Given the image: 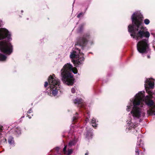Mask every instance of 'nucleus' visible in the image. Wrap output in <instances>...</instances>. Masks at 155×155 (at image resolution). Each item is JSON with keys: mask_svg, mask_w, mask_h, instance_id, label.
Wrapping results in <instances>:
<instances>
[{"mask_svg": "<svg viewBox=\"0 0 155 155\" xmlns=\"http://www.w3.org/2000/svg\"><path fill=\"white\" fill-rule=\"evenodd\" d=\"M143 16L140 12L133 13L131 17L133 25L128 26V31L130 36L136 40H140L137 44L138 51L141 53H146L149 50V38L150 34L146 27L142 26Z\"/></svg>", "mask_w": 155, "mask_h": 155, "instance_id": "f257e3e1", "label": "nucleus"}, {"mask_svg": "<svg viewBox=\"0 0 155 155\" xmlns=\"http://www.w3.org/2000/svg\"><path fill=\"white\" fill-rule=\"evenodd\" d=\"M154 82L150 79H147L145 82V87L146 92L149 94L145 97L144 91L139 92L132 99L130 100L127 107L126 110L130 111L134 119H139L144 117L145 113L143 109L142 101H144L148 106L153 105L154 102L151 100L152 98V92L150 88L152 89L154 87Z\"/></svg>", "mask_w": 155, "mask_h": 155, "instance_id": "f03ea898", "label": "nucleus"}, {"mask_svg": "<svg viewBox=\"0 0 155 155\" xmlns=\"http://www.w3.org/2000/svg\"><path fill=\"white\" fill-rule=\"evenodd\" d=\"M89 35H84L83 37L78 38L77 44L75 45V48H73L71 52L70 57L71 59L73 60L72 61L74 65L77 67H79L83 63L84 61L83 53L80 52V50L77 48V46L79 45L83 47L86 44L87 39Z\"/></svg>", "mask_w": 155, "mask_h": 155, "instance_id": "7ed1b4c3", "label": "nucleus"}, {"mask_svg": "<svg viewBox=\"0 0 155 155\" xmlns=\"http://www.w3.org/2000/svg\"><path fill=\"white\" fill-rule=\"evenodd\" d=\"M77 74L78 70L76 68H73L70 63L65 64L61 71V79L63 82L68 85H73L74 83L73 75L71 73Z\"/></svg>", "mask_w": 155, "mask_h": 155, "instance_id": "20e7f679", "label": "nucleus"}, {"mask_svg": "<svg viewBox=\"0 0 155 155\" xmlns=\"http://www.w3.org/2000/svg\"><path fill=\"white\" fill-rule=\"evenodd\" d=\"M48 81L51 92L49 95L54 96L58 94L60 88V81L55 77L54 74H53L49 76Z\"/></svg>", "mask_w": 155, "mask_h": 155, "instance_id": "39448f33", "label": "nucleus"}, {"mask_svg": "<svg viewBox=\"0 0 155 155\" xmlns=\"http://www.w3.org/2000/svg\"><path fill=\"white\" fill-rule=\"evenodd\" d=\"M12 45L9 42L0 41V51L6 54L10 55L12 52Z\"/></svg>", "mask_w": 155, "mask_h": 155, "instance_id": "423d86ee", "label": "nucleus"}, {"mask_svg": "<svg viewBox=\"0 0 155 155\" xmlns=\"http://www.w3.org/2000/svg\"><path fill=\"white\" fill-rule=\"evenodd\" d=\"M77 142L76 139H74L73 140H71L69 142L68 145H65L63 149V152L64 153L65 155H70L73 152V150L68 148V147H71L74 146Z\"/></svg>", "mask_w": 155, "mask_h": 155, "instance_id": "0eeeda50", "label": "nucleus"}, {"mask_svg": "<svg viewBox=\"0 0 155 155\" xmlns=\"http://www.w3.org/2000/svg\"><path fill=\"white\" fill-rule=\"evenodd\" d=\"M10 36L11 35L7 29L4 28H0V40L7 38L9 41L11 39Z\"/></svg>", "mask_w": 155, "mask_h": 155, "instance_id": "6e6552de", "label": "nucleus"}, {"mask_svg": "<svg viewBox=\"0 0 155 155\" xmlns=\"http://www.w3.org/2000/svg\"><path fill=\"white\" fill-rule=\"evenodd\" d=\"M132 117H128L127 120V129L129 130L132 128H133L136 127L137 124L135 123H134Z\"/></svg>", "mask_w": 155, "mask_h": 155, "instance_id": "1a4fd4ad", "label": "nucleus"}, {"mask_svg": "<svg viewBox=\"0 0 155 155\" xmlns=\"http://www.w3.org/2000/svg\"><path fill=\"white\" fill-rule=\"evenodd\" d=\"M74 103L76 105H80V106H82L83 103V101L82 99L77 98L73 101Z\"/></svg>", "mask_w": 155, "mask_h": 155, "instance_id": "9d476101", "label": "nucleus"}, {"mask_svg": "<svg viewBox=\"0 0 155 155\" xmlns=\"http://www.w3.org/2000/svg\"><path fill=\"white\" fill-rule=\"evenodd\" d=\"M8 141L9 144L12 146H14L15 145V142L13 138L12 137L10 136L8 139Z\"/></svg>", "mask_w": 155, "mask_h": 155, "instance_id": "9b49d317", "label": "nucleus"}, {"mask_svg": "<svg viewBox=\"0 0 155 155\" xmlns=\"http://www.w3.org/2000/svg\"><path fill=\"white\" fill-rule=\"evenodd\" d=\"M7 58V56L5 55L0 53V61H5L6 60Z\"/></svg>", "mask_w": 155, "mask_h": 155, "instance_id": "f8f14e48", "label": "nucleus"}, {"mask_svg": "<svg viewBox=\"0 0 155 155\" xmlns=\"http://www.w3.org/2000/svg\"><path fill=\"white\" fill-rule=\"evenodd\" d=\"M92 126L93 127H96V126L97 125V123L96 122V120L95 119L93 118L91 121Z\"/></svg>", "mask_w": 155, "mask_h": 155, "instance_id": "ddd939ff", "label": "nucleus"}, {"mask_svg": "<svg viewBox=\"0 0 155 155\" xmlns=\"http://www.w3.org/2000/svg\"><path fill=\"white\" fill-rule=\"evenodd\" d=\"M15 132L18 135H20L21 134V132L20 128L17 127L16 128L15 130Z\"/></svg>", "mask_w": 155, "mask_h": 155, "instance_id": "4468645a", "label": "nucleus"}, {"mask_svg": "<svg viewBox=\"0 0 155 155\" xmlns=\"http://www.w3.org/2000/svg\"><path fill=\"white\" fill-rule=\"evenodd\" d=\"M144 22L146 25H147L150 23V21L149 19H146L144 20Z\"/></svg>", "mask_w": 155, "mask_h": 155, "instance_id": "2eb2a0df", "label": "nucleus"}, {"mask_svg": "<svg viewBox=\"0 0 155 155\" xmlns=\"http://www.w3.org/2000/svg\"><path fill=\"white\" fill-rule=\"evenodd\" d=\"M3 130V127L0 125V139L2 137V134H1V132Z\"/></svg>", "mask_w": 155, "mask_h": 155, "instance_id": "dca6fc26", "label": "nucleus"}, {"mask_svg": "<svg viewBox=\"0 0 155 155\" xmlns=\"http://www.w3.org/2000/svg\"><path fill=\"white\" fill-rule=\"evenodd\" d=\"M78 113H76V114L75 116H74L73 117V121H75L78 118Z\"/></svg>", "mask_w": 155, "mask_h": 155, "instance_id": "f3484780", "label": "nucleus"}, {"mask_svg": "<svg viewBox=\"0 0 155 155\" xmlns=\"http://www.w3.org/2000/svg\"><path fill=\"white\" fill-rule=\"evenodd\" d=\"M135 152L136 153V155H139V150H138V147H136L135 149Z\"/></svg>", "mask_w": 155, "mask_h": 155, "instance_id": "a211bd4d", "label": "nucleus"}, {"mask_svg": "<svg viewBox=\"0 0 155 155\" xmlns=\"http://www.w3.org/2000/svg\"><path fill=\"white\" fill-rule=\"evenodd\" d=\"M87 114L88 117H87L86 119L85 120V122H86V123H87V122L89 121V118L90 117L89 114L87 113Z\"/></svg>", "mask_w": 155, "mask_h": 155, "instance_id": "6ab92c4d", "label": "nucleus"}, {"mask_svg": "<svg viewBox=\"0 0 155 155\" xmlns=\"http://www.w3.org/2000/svg\"><path fill=\"white\" fill-rule=\"evenodd\" d=\"M84 14L83 13L81 12L77 15V17L78 18H79L81 16H82Z\"/></svg>", "mask_w": 155, "mask_h": 155, "instance_id": "aec40b11", "label": "nucleus"}, {"mask_svg": "<svg viewBox=\"0 0 155 155\" xmlns=\"http://www.w3.org/2000/svg\"><path fill=\"white\" fill-rule=\"evenodd\" d=\"M76 90L74 87H73L71 89V92L72 93H74L75 92Z\"/></svg>", "mask_w": 155, "mask_h": 155, "instance_id": "412c9836", "label": "nucleus"}, {"mask_svg": "<svg viewBox=\"0 0 155 155\" xmlns=\"http://www.w3.org/2000/svg\"><path fill=\"white\" fill-rule=\"evenodd\" d=\"M89 135H90L91 136H92V133H88L86 134V137H87L88 138H89V137H88V136Z\"/></svg>", "mask_w": 155, "mask_h": 155, "instance_id": "4be33fe9", "label": "nucleus"}, {"mask_svg": "<svg viewBox=\"0 0 155 155\" xmlns=\"http://www.w3.org/2000/svg\"><path fill=\"white\" fill-rule=\"evenodd\" d=\"M48 83L46 81L45 82V84H44V86L45 87H46L48 85Z\"/></svg>", "mask_w": 155, "mask_h": 155, "instance_id": "5701e85b", "label": "nucleus"}, {"mask_svg": "<svg viewBox=\"0 0 155 155\" xmlns=\"http://www.w3.org/2000/svg\"><path fill=\"white\" fill-rule=\"evenodd\" d=\"M32 112V110L31 109H30L28 111V114H30Z\"/></svg>", "mask_w": 155, "mask_h": 155, "instance_id": "b1692460", "label": "nucleus"}, {"mask_svg": "<svg viewBox=\"0 0 155 155\" xmlns=\"http://www.w3.org/2000/svg\"><path fill=\"white\" fill-rule=\"evenodd\" d=\"M55 150L57 151V152H58L59 151V148L58 147H56Z\"/></svg>", "mask_w": 155, "mask_h": 155, "instance_id": "393cba45", "label": "nucleus"}, {"mask_svg": "<svg viewBox=\"0 0 155 155\" xmlns=\"http://www.w3.org/2000/svg\"><path fill=\"white\" fill-rule=\"evenodd\" d=\"M151 34L153 36L154 38H155V34L154 33H151Z\"/></svg>", "mask_w": 155, "mask_h": 155, "instance_id": "a878e982", "label": "nucleus"}, {"mask_svg": "<svg viewBox=\"0 0 155 155\" xmlns=\"http://www.w3.org/2000/svg\"><path fill=\"white\" fill-rule=\"evenodd\" d=\"M137 145L139 146H140V144L139 143H138V142H137Z\"/></svg>", "mask_w": 155, "mask_h": 155, "instance_id": "bb28decb", "label": "nucleus"}, {"mask_svg": "<svg viewBox=\"0 0 155 155\" xmlns=\"http://www.w3.org/2000/svg\"><path fill=\"white\" fill-rule=\"evenodd\" d=\"M27 117H28L29 118H31V117H29V115L28 114H27Z\"/></svg>", "mask_w": 155, "mask_h": 155, "instance_id": "cd10ccee", "label": "nucleus"}, {"mask_svg": "<svg viewBox=\"0 0 155 155\" xmlns=\"http://www.w3.org/2000/svg\"><path fill=\"white\" fill-rule=\"evenodd\" d=\"M147 58H150V56L149 55L147 56Z\"/></svg>", "mask_w": 155, "mask_h": 155, "instance_id": "c85d7f7f", "label": "nucleus"}, {"mask_svg": "<svg viewBox=\"0 0 155 155\" xmlns=\"http://www.w3.org/2000/svg\"><path fill=\"white\" fill-rule=\"evenodd\" d=\"M85 155H88V153H86L85 154Z\"/></svg>", "mask_w": 155, "mask_h": 155, "instance_id": "c756f323", "label": "nucleus"}, {"mask_svg": "<svg viewBox=\"0 0 155 155\" xmlns=\"http://www.w3.org/2000/svg\"><path fill=\"white\" fill-rule=\"evenodd\" d=\"M5 141L6 142V141L7 140H6V139H5Z\"/></svg>", "mask_w": 155, "mask_h": 155, "instance_id": "7c9ffc66", "label": "nucleus"}, {"mask_svg": "<svg viewBox=\"0 0 155 155\" xmlns=\"http://www.w3.org/2000/svg\"><path fill=\"white\" fill-rule=\"evenodd\" d=\"M21 12H23V10H21Z\"/></svg>", "mask_w": 155, "mask_h": 155, "instance_id": "2f4dec72", "label": "nucleus"}]
</instances>
